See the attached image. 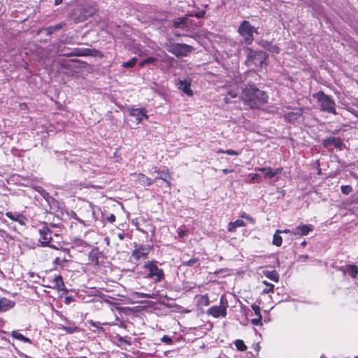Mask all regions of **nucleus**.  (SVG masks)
<instances>
[{"label":"nucleus","mask_w":358,"mask_h":358,"mask_svg":"<svg viewBox=\"0 0 358 358\" xmlns=\"http://www.w3.org/2000/svg\"><path fill=\"white\" fill-rule=\"evenodd\" d=\"M241 99L250 108H258L267 102L268 96L258 88L249 86L243 90Z\"/></svg>","instance_id":"1"},{"label":"nucleus","mask_w":358,"mask_h":358,"mask_svg":"<svg viewBox=\"0 0 358 358\" xmlns=\"http://www.w3.org/2000/svg\"><path fill=\"white\" fill-rule=\"evenodd\" d=\"M313 98L316 99L320 110L323 112L336 114V103L333 99L320 91L313 94Z\"/></svg>","instance_id":"2"},{"label":"nucleus","mask_w":358,"mask_h":358,"mask_svg":"<svg viewBox=\"0 0 358 358\" xmlns=\"http://www.w3.org/2000/svg\"><path fill=\"white\" fill-rule=\"evenodd\" d=\"M143 267L148 271L145 278L152 279L155 282H160L164 278V271L157 266L156 261H148Z\"/></svg>","instance_id":"3"},{"label":"nucleus","mask_w":358,"mask_h":358,"mask_svg":"<svg viewBox=\"0 0 358 358\" xmlns=\"http://www.w3.org/2000/svg\"><path fill=\"white\" fill-rule=\"evenodd\" d=\"M248 53L245 64L248 66H262L265 62L267 55L264 51H255L251 49H248Z\"/></svg>","instance_id":"4"},{"label":"nucleus","mask_w":358,"mask_h":358,"mask_svg":"<svg viewBox=\"0 0 358 358\" xmlns=\"http://www.w3.org/2000/svg\"><path fill=\"white\" fill-rule=\"evenodd\" d=\"M239 34L244 38L245 43L250 45L254 41V33L257 34V29L252 26L249 21H243L238 29Z\"/></svg>","instance_id":"5"},{"label":"nucleus","mask_w":358,"mask_h":358,"mask_svg":"<svg viewBox=\"0 0 358 358\" xmlns=\"http://www.w3.org/2000/svg\"><path fill=\"white\" fill-rule=\"evenodd\" d=\"M228 306L227 299L224 295H222L220 297V305L211 306L208 309L207 314L215 318L219 317H224L227 313Z\"/></svg>","instance_id":"6"},{"label":"nucleus","mask_w":358,"mask_h":358,"mask_svg":"<svg viewBox=\"0 0 358 358\" xmlns=\"http://www.w3.org/2000/svg\"><path fill=\"white\" fill-rule=\"evenodd\" d=\"M38 233L40 235L39 241L42 246H49L53 249H58L55 245H50V242L52 241V231L46 225H44L39 229Z\"/></svg>","instance_id":"7"},{"label":"nucleus","mask_w":358,"mask_h":358,"mask_svg":"<svg viewBox=\"0 0 358 358\" xmlns=\"http://www.w3.org/2000/svg\"><path fill=\"white\" fill-rule=\"evenodd\" d=\"M152 248L148 245H136L132 251L131 257L136 261L145 259L150 253Z\"/></svg>","instance_id":"8"},{"label":"nucleus","mask_w":358,"mask_h":358,"mask_svg":"<svg viewBox=\"0 0 358 358\" xmlns=\"http://www.w3.org/2000/svg\"><path fill=\"white\" fill-rule=\"evenodd\" d=\"M192 50L193 48L190 45L184 43H177L168 50L176 57H186Z\"/></svg>","instance_id":"9"},{"label":"nucleus","mask_w":358,"mask_h":358,"mask_svg":"<svg viewBox=\"0 0 358 358\" xmlns=\"http://www.w3.org/2000/svg\"><path fill=\"white\" fill-rule=\"evenodd\" d=\"M131 179L136 183L141 185V186H150L155 182V180L148 177L143 173H132L131 174Z\"/></svg>","instance_id":"10"},{"label":"nucleus","mask_w":358,"mask_h":358,"mask_svg":"<svg viewBox=\"0 0 358 358\" xmlns=\"http://www.w3.org/2000/svg\"><path fill=\"white\" fill-rule=\"evenodd\" d=\"M178 88L182 90L185 94L189 96H193V92L191 90V80H178L176 81Z\"/></svg>","instance_id":"11"},{"label":"nucleus","mask_w":358,"mask_h":358,"mask_svg":"<svg viewBox=\"0 0 358 358\" xmlns=\"http://www.w3.org/2000/svg\"><path fill=\"white\" fill-rule=\"evenodd\" d=\"M129 113L130 115L136 118L137 124H139L143 118L148 119V115H147L146 110L144 108H130Z\"/></svg>","instance_id":"12"},{"label":"nucleus","mask_w":358,"mask_h":358,"mask_svg":"<svg viewBox=\"0 0 358 358\" xmlns=\"http://www.w3.org/2000/svg\"><path fill=\"white\" fill-rule=\"evenodd\" d=\"M313 226L311 224H301L296 227L293 231L292 234L299 236H306L309 232L313 231Z\"/></svg>","instance_id":"13"},{"label":"nucleus","mask_w":358,"mask_h":358,"mask_svg":"<svg viewBox=\"0 0 358 358\" xmlns=\"http://www.w3.org/2000/svg\"><path fill=\"white\" fill-rule=\"evenodd\" d=\"M255 170L262 172L266 178H272L276 175L281 173L282 169L278 168L273 169L271 167H259L255 168Z\"/></svg>","instance_id":"14"},{"label":"nucleus","mask_w":358,"mask_h":358,"mask_svg":"<svg viewBox=\"0 0 358 358\" xmlns=\"http://www.w3.org/2000/svg\"><path fill=\"white\" fill-rule=\"evenodd\" d=\"M323 145L326 148L334 146V148L341 149L343 145V143L339 138L329 137L324 140Z\"/></svg>","instance_id":"15"},{"label":"nucleus","mask_w":358,"mask_h":358,"mask_svg":"<svg viewBox=\"0 0 358 358\" xmlns=\"http://www.w3.org/2000/svg\"><path fill=\"white\" fill-rule=\"evenodd\" d=\"M6 216L11 220L17 222L22 226L24 225L27 222V218L19 213L6 212Z\"/></svg>","instance_id":"16"},{"label":"nucleus","mask_w":358,"mask_h":358,"mask_svg":"<svg viewBox=\"0 0 358 358\" xmlns=\"http://www.w3.org/2000/svg\"><path fill=\"white\" fill-rule=\"evenodd\" d=\"M343 274L348 273L352 278H355L358 274V267L353 264H350L346 266H342L339 268Z\"/></svg>","instance_id":"17"},{"label":"nucleus","mask_w":358,"mask_h":358,"mask_svg":"<svg viewBox=\"0 0 358 358\" xmlns=\"http://www.w3.org/2000/svg\"><path fill=\"white\" fill-rule=\"evenodd\" d=\"M52 284L53 285L50 287L56 289L59 291L65 290V285L63 281V278L60 275L55 276Z\"/></svg>","instance_id":"18"},{"label":"nucleus","mask_w":358,"mask_h":358,"mask_svg":"<svg viewBox=\"0 0 358 358\" xmlns=\"http://www.w3.org/2000/svg\"><path fill=\"white\" fill-rule=\"evenodd\" d=\"M15 306V302L6 298L0 299V312L7 311Z\"/></svg>","instance_id":"19"},{"label":"nucleus","mask_w":358,"mask_h":358,"mask_svg":"<svg viewBox=\"0 0 358 358\" xmlns=\"http://www.w3.org/2000/svg\"><path fill=\"white\" fill-rule=\"evenodd\" d=\"M170 178H171L170 174L168 171V169H166V171H163L162 172L161 175L156 176L153 180H155V182L156 180L161 179L166 182L167 187H171V182L169 181Z\"/></svg>","instance_id":"20"},{"label":"nucleus","mask_w":358,"mask_h":358,"mask_svg":"<svg viewBox=\"0 0 358 358\" xmlns=\"http://www.w3.org/2000/svg\"><path fill=\"white\" fill-rule=\"evenodd\" d=\"M185 255L181 257V265L185 266H193L199 262V259L198 257H192L189 259L185 258Z\"/></svg>","instance_id":"21"},{"label":"nucleus","mask_w":358,"mask_h":358,"mask_svg":"<svg viewBox=\"0 0 358 358\" xmlns=\"http://www.w3.org/2000/svg\"><path fill=\"white\" fill-rule=\"evenodd\" d=\"M245 226V222L242 220H237L235 222H231L228 224V231L233 232L237 227Z\"/></svg>","instance_id":"22"},{"label":"nucleus","mask_w":358,"mask_h":358,"mask_svg":"<svg viewBox=\"0 0 358 358\" xmlns=\"http://www.w3.org/2000/svg\"><path fill=\"white\" fill-rule=\"evenodd\" d=\"M263 274L270 280L274 281V282H278L279 280V275L275 270L268 271L265 270L263 271Z\"/></svg>","instance_id":"23"},{"label":"nucleus","mask_w":358,"mask_h":358,"mask_svg":"<svg viewBox=\"0 0 358 358\" xmlns=\"http://www.w3.org/2000/svg\"><path fill=\"white\" fill-rule=\"evenodd\" d=\"M11 336L24 343H31V341L29 338L25 337L22 334L19 333L17 331H13L11 332Z\"/></svg>","instance_id":"24"},{"label":"nucleus","mask_w":358,"mask_h":358,"mask_svg":"<svg viewBox=\"0 0 358 358\" xmlns=\"http://www.w3.org/2000/svg\"><path fill=\"white\" fill-rule=\"evenodd\" d=\"M282 233V230L278 229L273 235V244L279 247L282 245V238L280 234Z\"/></svg>","instance_id":"25"},{"label":"nucleus","mask_w":358,"mask_h":358,"mask_svg":"<svg viewBox=\"0 0 358 358\" xmlns=\"http://www.w3.org/2000/svg\"><path fill=\"white\" fill-rule=\"evenodd\" d=\"M59 329L65 331L68 334H73L78 330V327L74 324H70L68 326L60 325Z\"/></svg>","instance_id":"26"},{"label":"nucleus","mask_w":358,"mask_h":358,"mask_svg":"<svg viewBox=\"0 0 358 358\" xmlns=\"http://www.w3.org/2000/svg\"><path fill=\"white\" fill-rule=\"evenodd\" d=\"M187 18V17L185 16V17H178L177 19H176L173 22L174 27H176V28L182 27L183 24H186Z\"/></svg>","instance_id":"27"},{"label":"nucleus","mask_w":358,"mask_h":358,"mask_svg":"<svg viewBox=\"0 0 358 358\" xmlns=\"http://www.w3.org/2000/svg\"><path fill=\"white\" fill-rule=\"evenodd\" d=\"M198 303L200 306H207L210 304V301L207 294L199 296Z\"/></svg>","instance_id":"28"},{"label":"nucleus","mask_w":358,"mask_h":358,"mask_svg":"<svg viewBox=\"0 0 358 358\" xmlns=\"http://www.w3.org/2000/svg\"><path fill=\"white\" fill-rule=\"evenodd\" d=\"M235 345L237 350L240 351H245L247 350V347L245 345L244 342L242 340H236L235 341Z\"/></svg>","instance_id":"29"},{"label":"nucleus","mask_w":358,"mask_h":358,"mask_svg":"<svg viewBox=\"0 0 358 358\" xmlns=\"http://www.w3.org/2000/svg\"><path fill=\"white\" fill-rule=\"evenodd\" d=\"M137 62V59L136 57L131 58L129 61L125 62L122 64V66L124 68H132L134 66Z\"/></svg>","instance_id":"30"},{"label":"nucleus","mask_w":358,"mask_h":358,"mask_svg":"<svg viewBox=\"0 0 358 358\" xmlns=\"http://www.w3.org/2000/svg\"><path fill=\"white\" fill-rule=\"evenodd\" d=\"M156 61V59L154 58V57H148L144 60H143L142 62H141L139 63V65L141 66H145V64H152V63H154Z\"/></svg>","instance_id":"31"},{"label":"nucleus","mask_w":358,"mask_h":358,"mask_svg":"<svg viewBox=\"0 0 358 358\" xmlns=\"http://www.w3.org/2000/svg\"><path fill=\"white\" fill-rule=\"evenodd\" d=\"M341 189L342 193L344 194H349L352 191V188L350 185L341 186Z\"/></svg>","instance_id":"32"},{"label":"nucleus","mask_w":358,"mask_h":358,"mask_svg":"<svg viewBox=\"0 0 358 358\" xmlns=\"http://www.w3.org/2000/svg\"><path fill=\"white\" fill-rule=\"evenodd\" d=\"M264 284L266 285V287H268V289H265L264 290V293H269L271 292H273L274 285L271 283H269L266 281H264Z\"/></svg>","instance_id":"33"},{"label":"nucleus","mask_w":358,"mask_h":358,"mask_svg":"<svg viewBox=\"0 0 358 358\" xmlns=\"http://www.w3.org/2000/svg\"><path fill=\"white\" fill-rule=\"evenodd\" d=\"M161 341L162 343H166V344H172L173 343V340L167 335H164L162 338H161Z\"/></svg>","instance_id":"34"},{"label":"nucleus","mask_w":358,"mask_h":358,"mask_svg":"<svg viewBox=\"0 0 358 358\" xmlns=\"http://www.w3.org/2000/svg\"><path fill=\"white\" fill-rule=\"evenodd\" d=\"M188 234V231L185 229H178V234L180 238H184Z\"/></svg>","instance_id":"35"},{"label":"nucleus","mask_w":358,"mask_h":358,"mask_svg":"<svg viewBox=\"0 0 358 358\" xmlns=\"http://www.w3.org/2000/svg\"><path fill=\"white\" fill-rule=\"evenodd\" d=\"M252 308L255 312V314L257 317H259V315H262L260 313V307L257 305L252 304Z\"/></svg>","instance_id":"36"},{"label":"nucleus","mask_w":358,"mask_h":358,"mask_svg":"<svg viewBox=\"0 0 358 358\" xmlns=\"http://www.w3.org/2000/svg\"><path fill=\"white\" fill-rule=\"evenodd\" d=\"M262 315H259V317H257V318L252 319L251 320V322L252 324L256 326L260 325L262 324Z\"/></svg>","instance_id":"37"},{"label":"nucleus","mask_w":358,"mask_h":358,"mask_svg":"<svg viewBox=\"0 0 358 358\" xmlns=\"http://www.w3.org/2000/svg\"><path fill=\"white\" fill-rule=\"evenodd\" d=\"M259 177H260V176L258 173L253 174L252 176V178H251L250 183H252V182H260L259 180Z\"/></svg>","instance_id":"38"},{"label":"nucleus","mask_w":358,"mask_h":358,"mask_svg":"<svg viewBox=\"0 0 358 358\" xmlns=\"http://www.w3.org/2000/svg\"><path fill=\"white\" fill-rule=\"evenodd\" d=\"M224 153L229 155H239V152L238 151L233 150H226L224 151Z\"/></svg>","instance_id":"39"},{"label":"nucleus","mask_w":358,"mask_h":358,"mask_svg":"<svg viewBox=\"0 0 358 358\" xmlns=\"http://www.w3.org/2000/svg\"><path fill=\"white\" fill-rule=\"evenodd\" d=\"M63 25H64L63 23L57 24H56L55 26L49 27L48 29L58 30V29H60L61 28H62Z\"/></svg>","instance_id":"40"},{"label":"nucleus","mask_w":358,"mask_h":358,"mask_svg":"<svg viewBox=\"0 0 358 358\" xmlns=\"http://www.w3.org/2000/svg\"><path fill=\"white\" fill-rule=\"evenodd\" d=\"M242 218H245L247 220L250 221V222L252 223H254L255 222V220L252 217H251L250 215L245 214V213H243V215H241V216Z\"/></svg>","instance_id":"41"},{"label":"nucleus","mask_w":358,"mask_h":358,"mask_svg":"<svg viewBox=\"0 0 358 358\" xmlns=\"http://www.w3.org/2000/svg\"><path fill=\"white\" fill-rule=\"evenodd\" d=\"M90 10H92V12L88 15H92L96 10H97L96 5L94 3L90 5Z\"/></svg>","instance_id":"42"},{"label":"nucleus","mask_w":358,"mask_h":358,"mask_svg":"<svg viewBox=\"0 0 358 358\" xmlns=\"http://www.w3.org/2000/svg\"><path fill=\"white\" fill-rule=\"evenodd\" d=\"M106 220L109 222H114L115 221V215L113 214H110L109 216H108L106 217Z\"/></svg>","instance_id":"43"},{"label":"nucleus","mask_w":358,"mask_h":358,"mask_svg":"<svg viewBox=\"0 0 358 358\" xmlns=\"http://www.w3.org/2000/svg\"><path fill=\"white\" fill-rule=\"evenodd\" d=\"M270 51L275 53H279V48L276 45L271 46Z\"/></svg>","instance_id":"44"},{"label":"nucleus","mask_w":358,"mask_h":358,"mask_svg":"<svg viewBox=\"0 0 358 358\" xmlns=\"http://www.w3.org/2000/svg\"><path fill=\"white\" fill-rule=\"evenodd\" d=\"M206 14V12L204 10L199 11V13L195 14V16L198 18L203 17Z\"/></svg>","instance_id":"45"},{"label":"nucleus","mask_w":358,"mask_h":358,"mask_svg":"<svg viewBox=\"0 0 358 358\" xmlns=\"http://www.w3.org/2000/svg\"><path fill=\"white\" fill-rule=\"evenodd\" d=\"M117 341H118V342H120V343H126V344H127V345H130V343H129V342H128V341H126L125 339H124V338H123V337H122V336H118Z\"/></svg>","instance_id":"46"},{"label":"nucleus","mask_w":358,"mask_h":358,"mask_svg":"<svg viewBox=\"0 0 358 358\" xmlns=\"http://www.w3.org/2000/svg\"><path fill=\"white\" fill-rule=\"evenodd\" d=\"M117 236L118 238L121 241L123 240L125 237V235L123 232L118 233Z\"/></svg>","instance_id":"47"},{"label":"nucleus","mask_w":358,"mask_h":358,"mask_svg":"<svg viewBox=\"0 0 358 358\" xmlns=\"http://www.w3.org/2000/svg\"><path fill=\"white\" fill-rule=\"evenodd\" d=\"M231 98H235L237 96V94L234 92H229L228 94Z\"/></svg>","instance_id":"48"},{"label":"nucleus","mask_w":358,"mask_h":358,"mask_svg":"<svg viewBox=\"0 0 358 358\" xmlns=\"http://www.w3.org/2000/svg\"><path fill=\"white\" fill-rule=\"evenodd\" d=\"M153 169H154V172L157 173L158 175H161L162 172L163 171H160L157 167H154Z\"/></svg>","instance_id":"49"},{"label":"nucleus","mask_w":358,"mask_h":358,"mask_svg":"<svg viewBox=\"0 0 358 358\" xmlns=\"http://www.w3.org/2000/svg\"><path fill=\"white\" fill-rule=\"evenodd\" d=\"M233 171V170H231V169H223L222 170V172L224 173V174H227V173H231Z\"/></svg>","instance_id":"50"},{"label":"nucleus","mask_w":358,"mask_h":358,"mask_svg":"<svg viewBox=\"0 0 358 358\" xmlns=\"http://www.w3.org/2000/svg\"><path fill=\"white\" fill-rule=\"evenodd\" d=\"M141 296L147 298H152V296L148 294H141Z\"/></svg>","instance_id":"51"},{"label":"nucleus","mask_w":358,"mask_h":358,"mask_svg":"<svg viewBox=\"0 0 358 358\" xmlns=\"http://www.w3.org/2000/svg\"><path fill=\"white\" fill-rule=\"evenodd\" d=\"M282 233H286V234H289V233H292V231H291L289 229H286L285 230H282Z\"/></svg>","instance_id":"52"},{"label":"nucleus","mask_w":358,"mask_h":358,"mask_svg":"<svg viewBox=\"0 0 358 358\" xmlns=\"http://www.w3.org/2000/svg\"><path fill=\"white\" fill-rule=\"evenodd\" d=\"M62 2V0H55V5H59V4H60Z\"/></svg>","instance_id":"53"},{"label":"nucleus","mask_w":358,"mask_h":358,"mask_svg":"<svg viewBox=\"0 0 358 358\" xmlns=\"http://www.w3.org/2000/svg\"><path fill=\"white\" fill-rule=\"evenodd\" d=\"M308 255H301L299 257V259H303L304 260H306V259H308Z\"/></svg>","instance_id":"54"},{"label":"nucleus","mask_w":358,"mask_h":358,"mask_svg":"<svg viewBox=\"0 0 358 358\" xmlns=\"http://www.w3.org/2000/svg\"><path fill=\"white\" fill-rule=\"evenodd\" d=\"M224 100L226 103H229V98L228 96H226Z\"/></svg>","instance_id":"55"},{"label":"nucleus","mask_w":358,"mask_h":358,"mask_svg":"<svg viewBox=\"0 0 358 358\" xmlns=\"http://www.w3.org/2000/svg\"><path fill=\"white\" fill-rule=\"evenodd\" d=\"M306 244H307V242H306V241H303L301 243V245L303 247H305V246L306 245Z\"/></svg>","instance_id":"56"},{"label":"nucleus","mask_w":358,"mask_h":358,"mask_svg":"<svg viewBox=\"0 0 358 358\" xmlns=\"http://www.w3.org/2000/svg\"><path fill=\"white\" fill-rule=\"evenodd\" d=\"M47 31H48V34H52L53 31H55V29H48V28L47 29Z\"/></svg>","instance_id":"57"},{"label":"nucleus","mask_w":358,"mask_h":358,"mask_svg":"<svg viewBox=\"0 0 358 358\" xmlns=\"http://www.w3.org/2000/svg\"><path fill=\"white\" fill-rule=\"evenodd\" d=\"M224 150L222 149H220L218 151H217V153H224Z\"/></svg>","instance_id":"58"},{"label":"nucleus","mask_w":358,"mask_h":358,"mask_svg":"<svg viewBox=\"0 0 358 358\" xmlns=\"http://www.w3.org/2000/svg\"><path fill=\"white\" fill-rule=\"evenodd\" d=\"M220 358H221V357H220Z\"/></svg>","instance_id":"59"}]
</instances>
